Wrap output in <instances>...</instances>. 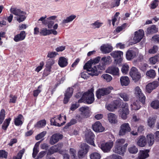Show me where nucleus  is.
<instances>
[{"label": "nucleus", "instance_id": "nucleus-1", "mask_svg": "<svg viewBox=\"0 0 159 159\" xmlns=\"http://www.w3.org/2000/svg\"><path fill=\"white\" fill-rule=\"evenodd\" d=\"M93 90V89L92 88L84 93L80 98V103L83 102L88 104L92 103L94 100Z\"/></svg>", "mask_w": 159, "mask_h": 159}, {"label": "nucleus", "instance_id": "nucleus-2", "mask_svg": "<svg viewBox=\"0 0 159 159\" xmlns=\"http://www.w3.org/2000/svg\"><path fill=\"white\" fill-rule=\"evenodd\" d=\"M10 11L11 13L16 16V19L19 22H22L25 19L26 13L20 9L12 7Z\"/></svg>", "mask_w": 159, "mask_h": 159}, {"label": "nucleus", "instance_id": "nucleus-3", "mask_svg": "<svg viewBox=\"0 0 159 159\" xmlns=\"http://www.w3.org/2000/svg\"><path fill=\"white\" fill-rule=\"evenodd\" d=\"M89 62L86 63L84 67V69H86L87 72H83L81 74V77L84 79H87L89 77V75L93 76L94 75L97 76L98 75L96 68L93 69L92 68H89V67H91V65L88 66L89 65Z\"/></svg>", "mask_w": 159, "mask_h": 159}, {"label": "nucleus", "instance_id": "nucleus-4", "mask_svg": "<svg viewBox=\"0 0 159 159\" xmlns=\"http://www.w3.org/2000/svg\"><path fill=\"white\" fill-rule=\"evenodd\" d=\"M66 116L63 114L56 116L51 119L50 122L52 125L60 126L66 123Z\"/></svg>", "mask_w": 159, "mask_h": 159}, {"label": "nucleus", "instance_id": "nucleus-5", "mask_svg": "<svg viewBox=\"0 0 159 159\" xmlns=\"http://www.w3.org/2000/svg\"><path fill=\"white\" fill-rule=\"evenodd\" d=\"M79 89L80 87L78 83L75 84L73 86V88H68L65 93V97L63 100L64 103L66 104L68 103L70 98L72 96L73 90L79 91Z\"/></svg>", "mask_w": 159, "mask_h": 159}, {"label": "nucleus", "instance_id": "nucleus-6", "mask_svg": "<svg viewBox=\"0 0 159 159\" xmlns=\"http://www.w3.org/2000/svg\"><path fill=\"white\" fill-rule=\"evenodd\" d=\"M112 141H109L106 142L100 143L98 144V147L104 153L109 152L113 145Z\"/></svg>", "mask_w": 159, "mask_h": 159}, {"label": "nucleus", "instance_id": "nucleus-7", "mask_svg": "<svg viewBox=\"0 0 159 159\" xmlns=\"http://www.w3.org/2000/svg\"><path fill=\"white\" fill-rule=\"evenodd\" d=\"M113 89V87L111 86H110L107 88L99 89L96 91V96L97 97L98 99H100L102 96L107 95L109 94Z\"/></svg>", "mask_w": 159, "mask_h": 159}, {"label": "nucleus", "instance_id": "nucleus-8", "mask_svg": "<svg viewBox=\"0 0 159 159\" xmlns=\"http://www.w3.org/2000/svg\"><path fill=\"white\" fill-rule=\"evenodd\" d=\"M94 134L89 130L87 131L85 133V139L87 142L90 145L95 146L94 140L95 137Z\"/></svg>", "mask_w": 159, "mask_h": 159}, {"label": "nucleus", "instance_id": "nucleus-9", "mask_svg": "<svg viewBox=\"0 0 159 159\" xmlns=\"http://www.w3.org/2000/svg\"><path fill=\"white\" fill-rule=\"evenodd\" d=\"M110 55L113 57L115 58V61L116 64H119L121 62L123 55V52L122 51H113L111 53Z\"/></svg>", "mask_w": 159, "mask_h": 159}, {"label": "nucleus", "instance_id": "nucleus-10", "mask_svg": "<svg viewBox=\"0 0 159 159\" xmlns=\"http://www.w3.org/2000/svg\"><path fill=\"white\" fill-rule=\"evenodd\" d=\"M122 106V111L120 112V115L122 119L125 120L127 118V115L129 113L128 105L127 103H123Z\"/></svg>", "mask_w": 159, "mask_h": 159}, {"label": "nucleus", "instance_id": "nucleus-11", "mask_svg": "<svg viewBox=\"0 0 159 159\" xmlns=\"http://www.w3.org/2000/svg\"><path fill=\"white\" fill-rule=\"evenodd\" d=\"M134 93L136 97L139 98L141 103L143 104H144L145 103L146 97L139 87L137 86L135 88Z\"/></svg>", "mask_w": 159, "mask_h": 159}, {"label": "nucleus", "instance_id": "nucleus-12", "mask_svg": "<svg viewBox=\"0 0 159 159\" xmlns=\"http://www.w3.org/2000/svg\"><path fill=\"white\" fill-rule=\"evenodd\" d=\"M129 74L135 82L138 81L141 78V75L138 71L137 69L134 67H133L131 69Z\"/></svg>", "mask_w": 159, "mask_h": 159}, {"label": "nucleus", "instance_id": "nucleus-13", "mask_svg": "<svg viewBox=\"0 0 159 159\" xmlns=\"http://www.w3.org/2000/svg\"><path fill=\"white\" fill-rule=\"evenodd\" d=\"M130 130L131 128L129 124L128 123H124L120 126L119 135L120 136H123L128 132H130Z\"/></svg>", "mask_w": 159, "mask_h": 159}, {"label": "nucleus", "instance_id": "nucleus-14", "mask_svg": "<svg viewBox=\"0 0 159 159\" xmlns=\"http://www.w3.org/2000/svg\"><path fill=\"white\" fill-rule=\"evenodd\" d=\"M137 49L132 48L128 50L126 52V57L127 60H130L135 57L138 54Z\"/></svg>", "mask_w": 159, "mask_h": 159}, {"label": "nucleus", "instance_id": "nucleus-15", "mask_svg": "<svg viewBox=\"0 0 159 159\" xmlns=\"http://www.w3.org/2000/svg\"><path fill=\"white\" fill-rule=\"evenodd\" d=\"M144 35V32L143 30H139L138 31L135 32L134 36L133 39L135 43L140 42L143 38Z\"/></svg>", "mask_w": 159, "mask_h": 159}, {"label": "nucleus", "instance_id": "nucleus-16", "mask_svg": "<svg viewBox=\"0 0 159 159\" xmlns=\"http://www.w3.org/2000/svg\"><path fill=\"white\" fill-rule=\"evenodd\" d=\"M106 72L115 76H119V70L118 68L114 66L108 67Z\"/></svg>", "mask_w": 159, "mask_h": 159}, {"label": "nucleus", "instance_id": "nucleus-17", "mask_svg": "<svg viewBox=\"0 0 159 159\" xmlns=\"http://www.w3.org/2000/svg\"><path fill=\"white\" fill-rule=\"evenodd\" d=\"M63 135L60 134H55L52 135L51 137L49 140V143L52 145L57 143L60 139L63 138Z\"/></svg>", "mask_w": 159, "mask_h": 159}, {"label": "nucleus", "instance_id": "nucleus-18", "mask_svg": "<svg viewBox=\"0 0 159 159\" xmlns=\"http://www.w3.org/2000/svg\"><path fill=\"white\" fill-rule=\"evenodd\" d=\"M63 144L61 143H59L57 145L51 147L48 150L47 155H52L54 152H58L62 147Z\"/></svg>", "mask_w": 159, "mask_h": 159}, {"label": "nucleus", "instance_id": "nucleus-19", "mask_svg": "<svg viewBox=\"0 0 159 159\" xmlns=\"http://www.w3.org/2000/svg\"><path fill=\"white\" fill-rule=\"evenodd\" d=\"M159 83L157 81H155L149 83L146 86V91L150 93L152 90L156 89L159 85Z\"/></svg>", "mask_w": 159, "mask_h": 159}, {"label": "nucleus", "instance_id": "nucleus-20", "mask_svg": "<svg viewBox=\"0 0 159 159\" xmlns=\"http://www.w3.org/2000/svg\"><path fill=\"white\" fill-rule=\"evenodd\" d=\"M89 146L86 143L81 144L80 148V158L85 157L89 151Z\"/></svg>", "mask_w": 159, "mask_h": 159}, {"label": "nucleus", "instance_id": "nucleus-21", "mask_svg": "<svg viewBox=\"0 0 159 159\" xmlns=\"http://www.w3.org/2000/svg\"><path fill=\"white\" fill-rule=\"evenodd\" d=\"M149 149L139 150L138 154V157L136 159H145L149 156Z\"/></svg>", "mask_w": 159, "mask_h": 159}, {"label": "nucleus", "instance_id": "nucleus-22", "mask_svg": "<svg viewBox=\"0 0 159 159\" xmlns=\"http://www.w3.org/2000/svg\"><path fill=\"white\" fill-rule=\"evenodd\" d=\"M119 97L122 98L125 102L129 101L130 98L129 95L127 93L124 92L120 93L117 94H114L113 95L112 97L115 98Z\"/></svg>", "mask_w": 159, "mask_h": 159}, {"label": "nucleus", "instance_id": "nucleus-23", "mask_svg": "<svg viewBox=\"0 0 159 159\" xmlns=\"http://www.w3.org/2000/svg\"><path fill=\"white\" fill-rule=\"evenodd\" d=\"M92 127L93 130L96 132H102L105 129L99 121L96 122L92 125Z\"/></svg>", "mask_w": 159, "mask_h": 159}, {"label": "nucleus", "instance_id": "nucleus-24", "mask_svg": "<svg viewBox=\"0 0 159 159\" xmlns=\"http://www.w3.org/2000/svg\"><path fill=\"white\" fill-rule=\"evenodd\" d=\"M24 120V118L21 114L15 117L14 119V124L17 126H21Z\"/></svg>", "mask_w": 159, "mask_h": 159}, {"label": "nucleus", "instance_id": "nucleus-25", "mask_svg": "<svg viewBox=\"0 0 159 159\" xmlns=\"http://www.w3.org/2000/svg\"><path fill=\"white\" fill-rule=\"evenodd\" d=\"M101 50L104 54L108 53L113 50L112 47L110 44H104L101 47Z\"/></svg>", "mask_w": 159, "mask_h": 159}, {"label": "nucleus", "instance_id": "nucleus-26", "mask_svg": "<svg viewBox=\"0 0 159 159\" xmlns=\"http://www.w3.org/2000/svg\"><path fill=\"white\" fill-rule=\"evenodd\" d=\"M81 111L80 117H81L87 118L89 116V107L87 106L82 107L80 108Z\"/></svg>", "mask_w": 159, "mask_h": 159}, {"label": "nucleus", "instance_id": "nucleus-27", "mask_svg": "<svg viewBox=\"0 0 159 159\" xmlns=\"http://www.w3.org/2000/svg\"><path fill=\"white\" fill-rule=\"evenodd\" d=\"M26 36V33L25 31H22L19 34L16 35L14 38V40L16 42H19L23 40Z\"/></svg>", "mask_w": 159, "mask_h": 159}, {"label": "nucleus", "instance_id": "nucleus-28", "mask_svg": "<svg viewBox=\"0 0 159 159\" xmlns=\"http://www.w3.org/2000/svg\"><path fill=\"white\" fill-rule=\"evenodd\" d=\"M68 60L64 57H59L58 61V64L61 67H64L66 66L68 64Z\"/></svg>", "mask_w": 159, "mask_h": 159}, {"label": "nucleus", "instance_id": "nucleus-29", "mask_svg": "<svg viewBox=\"0 0 159 159\" xmlns=\"http://www.w3.org/2000/svg\"><path fill=\"white\" fill-rule=\"evenodd\" d=\"M107 118L109 122L111 123L115 124L117 122V116L113 113H108L107 114Z\"/></svg>", "mask_w": 159, "mask_h": 159}, {"label": "nucleus", "instance_id": "nucleus-30", "mask_svg": "<svg viewBox=\"0 0 159 159\" xmlns=\"http://www.w3.org/2000/svg\"><path fill=\"white\" fill-rule=\"evenodd\" d=\"M100 58L99 57H98L95 58L93 60H90L87 63H88L89 62V64H88L89 66H91V67H89V68H92L94 69V68H96L97 71V65H96V64L98 63L99 61Z\"/></svg>", "mask_w": 159, "mask_h": 159}, {"label": "nucleus", "instance_id": "nucleus-31", "mask_svg": "<svg viewBox=\"0 0 159 159\" xmlns=\"http://www.w3.org/2000/svg\"><path fill=\"white\" fill-rule=\"evenodd\" d=\"M147 144L146 139L145 136H140L137 142V145L140 147H144Z\"/></svg>", "mask_w": 159, "mask_h": 159}, {"label": "nucleus", "instance_id": "nucleus-32", "mask_svg": "<svg viewBox=\"0 0 159 159\" xmlns=\"http://www.w3.org/2000/svg\"><path fill=\"white\" fill-rule=\"evenodd\" d=\"M112 150L115 153L120 155H122L125 152L124 149L121 146L115 145Z\"/></svg>", "mask_w": 159, "mask_h": 159}, {"label": "nucleus", "instance_id": "nucleus-33", "mask_svg": "<svg viewBox=\"0 0 159 159\" xmlns=\"http://www.w3.org/2000/svg\"><path fill=\"white\" fill-rule=\"evenodd\" d=\"M158 31V29L155 25H152L149 27L147 30V34H152L157 33Z\"/></svg>", "mask_w": 159, "mask_h": 159}, {"label": "nucleus", "instance_id": "nucleus-34", "mask_svg": "<svg viewBox=\"0 0 159 159\" xmlns=\"http://www.w3.org/2000/svg\"><path fill=\"white\" fill-rule=\"evenodd\" d=\"M46 124V121L45 120H41L34 125V127L37 129L42 128L45 126Z\"/></svg>", "mask_w": 159, "mask_h": 159}, {"label": "nucleus", "instance_id": "nucleus-35", "mask_svg": "<svg viewBox=\"0 0 159 159\" xmlns=\"http://www.w3.org/2000/svg\"><path fill=\"white\" fill-rule=\"evenodd\" d=\"M121 84L122 86H127L129 83V78L126 76L121 77L120 79Z\"/></svg>", "mask_w": 159, "mask_h": 159}, {"label": "nucleus", "instance_id": "nucleus-36", "mask_svg": "<svg viewBox=\"0 0 159 159\" xmlns=\"http://www.w3.org/2000/svg\"><path fill=\"white\" fill-rule=\"evenodd\" d=\"M147 139L149 146L152 145L154 142V136L152 134H150L147 136Z\"/></svg>", "mask_w": 159, "mask_h": 159}, {"label": "nucleus", "instance_id": "nucleus-37", "mask_svg": "<svg viewBox=\"0 0 159 159\" xmlns=\"http://www.w3.org/2000/svg\"><path fill=\"white\" fill-rule=\"evenodd\" d=\"M149 61L150 64L152 65L155 64L157 62L159 61V54H157L155 56L150 57Z\"/></svg>", "mask_w": 159, "mask_h": 159}, {"label": "nucleus", "instance_id": "nucleus-38", "mask_svg": "<svg viewBox=\"0 0 159 159\" xmlns=\"http://www.w3.org/2000/svg\"><path fill=\"white\" fill-rule=\"evenodd\" d=\"M11 120V118L6 119L2 125V128L3 129L6 130L8 126H9L10 121Z\"/></svg>", "mask_w": 159, "mask_h": 159}, {"label": "nucleus", "instance_id": "nucleus-39", "mask_svg": "<svg viewBox=\"0 0 159 159\" xmlns=\"http://www.w3.org/2000/svg\"><path fill=\"white\" fill-rule=\"evenodd\" d=\"M131 107L132 110H137L140 109V106L139 104V102L136 101L131 105Z\"/></svg>", "mask_w": 159, "mask_h": 159}, {"label": "nucleus", "instance_id": "nucleus-40", "mask_svg": "<svg viewBox=\"0 0 159 159\" xmlns=\"http://www.w3.org/2000/svg\"><path fill=\"white\" fill-rule=\"evenodd\" d=\"M51 34L50 30L46 28H43L41 29L40 31V35L44 36L48 35Z\"/></svg>", "mask_w": 159, "mask_h": 159}, {"label": "nucleus", "instance_id": "nucleus-41", "mask_svg": "<svg viewBox=\"0 0 159 159\" xmlns=\"http://www.w3.org/2000/svg\"><path fill=\"white\" fill-rule=\"evenodd\" d=\"M55 61L53 59H49L47 61L46 65L47 68L51 69L52 66L54 64Z\"/></svg>", "mask_w": 159, "mask_h": 159}, {"label": "nucleus", "instance_id": "nucleus-42", "mask_svg": "<svg viewBox=\"0 0 159 159\" xmlns=\"http://www.w3.org/2000/svg\"><path fill=\"white\" fill-rule=\"evenodd\" d=\"M76 17L75 15H72L70 16L67 17L66 19H64L62 21V23L65 24L72 21Z\"/></svg>", "mask_w": 159, "mask_h": 159}, {"label": "nucleus", "instance_id": "nucleus-43", "mask_svg": "<svg viewBox=\"0 0 159 159\" xmlns=\"http://www.w3.org/2000/svg\"><path fill=\"white\" fill-rule=\"evenodd\" d=\"M156 120V118L155 117H150L148 120V126L151 127L153 126L154 125Z\"/></svg>", "mask_w": 159, "mask_h": 159}, {"label": "nucleus", "instance_id": "nucleus-44", "mask_svg": "<svg viewBox=\"0 0 159 159\" xmlns=\"http://www.w3.org/2000/svg\"><path fill=\"white\" fill-rule=\"evenodd\" d=\"M101 77L103 79L104 81L107 82L111 81L112 79L111 76L108 74H103L102 75Z\"/></svg>", "mask_w": 159, "mask_h": 159}, {"label": "nucleus", "instance_id": "nucleus-45", "mask_svg": "<svg viewBox=\"0 0 159 159\" xmlns=\"http://www.w3.org/2000/svg\"><path fill=\"white\" fill-rule=\"evenodd\" d=\"M90 157L91 159H100L101 156L98 152H93L90 155Z\"/></svg>", "mask_w": 159, "mask_h": 159}, {"label": "nucleus", "instance_id": "nucleus-46", "mask_svg": "<svg viewBox=\"0 0 159 159\" xmlns=\"http://www.w3.org/2000/svg\"><path fill=\"white\" fill-rule=\"evenodd\" d=\"M101 60L103 61L105 64H109L111 62V58L110 56L104 57H102Z\"/></svg>", "mask_w": 159, "mask_h": 159}, {"label": "nucleus", "instance_id": "nucleus-47", "mask_svg": "<svg viewBox=\"0 0 159 159\" xmlns=\"http://www.w3.org/2000/svg\"><path fill=\"white\" fill-rule=\"evenodd\" d=\"M146 75L147 76L149 77L153 78L155 76L156 73L154 70H150L147 72Z\"/></svg>", "mask_w": 159, "mask_h": 159}, {"label": "nucleus", "instance_id": "nucleus-48", "mask_svg": "<svg viewBox=\"0 0 159 159\" xmlns=\"http://www.w3.org/2000/svg\"><path fill=\"white\" fill-rule=\"evenodd\" d=\"M24 152L25 149H22L19 151L16 156H14L12 159H21Z\"/></svg>", "mask_w": 159, "mask_h": 159}, {"label": "nucleus", "instance_id": "nucleus-49", "mask_svg": "<svg viewBox=\"0 0 159 159\" xmlns=\"http://www.w3.org/2000/svg\"><path fill=\"white\" fill-rule=\"evenodd\" d=\"M138 150V148L135 146H133L128 148V151L129 153L133 154L136 153Z\"/></svg>", "mask_w": 159, "mask_h": 159}, {"label": "nucleus", "instance_id": "nucleus-50", "mask_svg": "<svg viewBox=\"0 0 159 159\" xmlns=\"http://www.w3.org/2000/svg\"><path fill=\"white\" fill-rule=\"evenodd\" d=\"M127 25L126 23L123 24L121 26L117 27L115 30L114 31V32H116L117 33H119L122 30L124 29L126 27Z\"/></svg>", "mask_w": 159, "mask_h": 159}, {"label": "nucleus", "instance_id": "nucleus-51", "mask_svg": "<svg viewBox=\"0 0 159 159\" xmlns=\"http://www.w3.org/2000/svg\"><path fill=\"white\" fill-rule=\"evenodd\" d=\"M5 112L4 109H2L1 110L0 112V125L2 123L5 119Z\"/></svg>", "mask_w": 159, "mask_h": 159}, {"label": "nucleus", "instance_id": "nucleus-52", "mask_svg": "<svg viewBox=\"0 0 159 159\" xmlns=\"http://www.w3.org/2000/svg\"><path fill=\"white\" fill-rule=\"evenodd\" d=\"M150 105L154 109H157L159 108V101L158 100L153 101L151 103Z\"/></svg>", "mask_w": 159, "mask_h": 159}, {"label": "nucleus", "instance_id": "nucleus-53", "mask_svg": "<svg viewBox=\"0 0 159 159\" xmlns=\"http://www.w3.org/2000/svg\"><path fill=\"white\" fill-rule=\"evenodd\" d=\"M125 140L124 139H117L115 143V145L117 146H122V145L125 143Z\"/></svg>", "mask_w": 159, "mask_h": 159}, {"label": "nucleus", "instance_id": "nucleus-54", "mask_svg": "<svg viewBox=\"0 0 159 159\" xmlns=\"http://www.w3.org/2000/svg\"><path fill=\"white\" fill-rule=\"evenodd\" d=\"M46 131H43L38 134L35 136V139L37 140H39L44 137L46 134Z\"/></svg>", "mask_w": 159, "mask_h": 159}, {"label": "nucleus", "instance_id": "nucleus-55", "mask_svg": "<svg viewBox=\"0 0 159 159\" xmlns=\"http://www.w3.org/2000/svg\"><path fill=\"white\" fill-rule=\"evenodd\" d=\"M58 54V53L56 52L49 51L48 53L47 57L49 58V59H52L55 57Z\"/></svg>", "mask_w": 159, "mask_h": 159}, {"label": "nucleus", "instance_id": "nucleus-56", "mask_svg": "<svg viewBox=\"0 0 159 159\" xmlns=\"http://www.w3.org/2000/svg\"><path fill=\"white\" fill-rule=\"evenodd\" d=\"M102 23L99 22L98 20H97L94 23H92L91 24V26L94 28H99L102 26Z\"/></svg>", "mask_w": 159, "mask_h": 159}, {"label": "nucleus", "instance_id": "nucleus-57", "mask_svg": "<svg viewBox=\"0 0 159 159\" xmlns=\"http://www.w3.org/2000/svg\"><path fill=\"white\" fill-rule=\"evenodd\" d=\"M79 102L80 99H78L77 102H75L72 104L70 108V110L72 111L75 110L79 107Z\"/></svg>", "mask_w": 159, "mask_h": 159}, {"label": "nucleus", "instance_id": "nucleus-58", "mask_svg": "<svg viewBox=\"0 0 159 159\" xmlns=\"http://www.w3.org/2000/svg\"><path fill=\"white\" fill-rule=\"evenodd\" d=\"M37 144H36L33 149V152L32 154V156L33 158H35L38 153L39 152V150L38 146V145L37 146Z\"/></svg>", "mask_w": 159, "mask_h": 159}, {"label": "nucleus", "instance_id": "nucleus-59", "mask_svg": "<svg viewBox=\"0 0 159 159\" xmlns=\"http://www.w3.org/2000/svg\"><path fill=\"white\" fill-rule=\"evenodd\" d=\"M129 66L127 64L124 65L121 68V71L125 74H126L129 70Z\"/></svg>", "mask_w": 159, "mask_h": 159}, {"label": "nucleus", "instance_id": "nucleus-60", "mask_svg": "<svg viewBox=\"0 0 159 159\" xmlns=\"http://www.w3.org/2000/svg\"><path fill=\"white\" fill-rule=\"evenodd\" d=\"M148 67V65L146 63H142L139 66L140 69L143 72L145 71L147 68Z\"/></svg>", "mask_w": 159, "mask_h": 159}, {"label": "nucleus", "instance_id": "nucleus-61", "mask_svg": "<svg viewBox=\"0 0 159 159\" xmlns=\"http://www.w3.org/2000/svg\"><path fill=\"white\" fill-rule=\"evenodd\" d=\"M120 0H114L115 2H112L110 5L111 8H113L115 7H118L120 4Z\"/></svg>", "mask_w": 159, "mask_h": 159}, {"label": "nucleus", "instance_id": "nucleus-62", "mask_svg": "<svg viewBox=\"0 0 159 159\" xmlns=\"http://www.w3.org/2000/svg\"><path fill=\"white\" fill-rule=\"evenodd\" d=\"M158 48L157 46L154 45L152 48L149 50L148 52L150 54H154L157 52Z\"/></svg>", "mask_w": 159, "mask_h": 159}, {"label": "nucleus", "instance_id": "nucleus-63", "mask_svg": "<svg viewBox=\"0 0 159 159\" xmlns=\"http://www.w3.org/2000/svg\"><path fill=\"white\" fill-rule=\"evenodd\" d=\"M42 87L41 85H39L38 87V89L34 90L33 91V95L34 97H37L38 94L41 92V90H40L39 89L41 88Z\"/></svg>", "mask_w": 159, "mask_h": 159}, {"label": "nucleus", "instance_id": "nucleus-64", "mask_svg": "<svg viewBox=\"0 0 159 159\" xmlns=\"http://www.w3.org/2000/svg\"><path fill=\"white\" fill-rule=\"evenodd\" d=\"M110 159H122L121 157L118 155L112 154L109 157Z\"/></svg>", "mask_w": 159, "mask_h": 159}]
</instances>
